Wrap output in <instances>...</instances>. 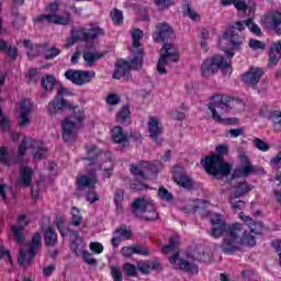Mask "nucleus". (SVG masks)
<instances>
[{
	"instance_id": "f257e3e1",
	"label": "nucleus",
	"mask_w": 281,
	"mask_h": 281,
	"mask_svg": "<svg viewBox=\"0 0 281 281\" xmlns=\"http://www.w3.org/2000/svg\"><path fill=\"white\" fill-rule=\"evenodd\" d=\"M216 153L217 155L214 154L202 158L201 166H203L207 175H212L213 177H218V175L227 177L228 175H232V165L225 162V158L223 157V155H227L228 153L227 145H218L216 147Z\"/></svg>"
},
{
	"instance_id": "f03ea898",
	"label": "nucleus",
	"mask_w": 281,
	"mask_h": 281,
	"mask_svg": "<svg viewBox=\"0 0 281 281\" xmlns=\"http://www.w3.org/2000/svg\"><path fill=\"white\" fill-rule=\"evenodd\" d=\"M210 100L212 102L207 104V109L211 110L214 122L228 125L240 123L238 117L223 119V115H227L232 111L234 99L223 94H214L210 97Z\"/></svg>"
},
{
	"instance_id": "7ed1b4c3",
	"label": "nucleus",
	"mask_w": 281,
	"mask_h": 281,
	"mask_svg": "<svg viewBox=\"0 0 281 281\" xmlns=\"http://www.w3.org/2000/svg\"><path fill=\"white\" fill-rule=\"evenodd\" d=\"M161 254H173V256L169 258V262H171V265H177L178 260V269L181 271H187V273H191V276L199 273L198 265L191 263L186 259H179V239H177V237L170 238L169 245L161 248Z\"/></svg>"
},
{
	"instance_id": "20e7f679",
	"label": "nucleus",
	"mask_w": 281,
	"mask_h": 281,
	"mask_svg": "<svg viewBox=\"0 0 281 281\" xmlns=\"http://www.w3.org/2000/svg\"><path fill=\"white\" fill-rule=\"evenodd\" d=\"M132 59L130 61L124 59H119L115 63V70L112 75L114 80H122V78L126 81L131 80V69H142L144 65V59H142V50H135L134 55H132Z\"/></svg>"
},
{
	"instance_id": "39448f33",
	"label": "nucleus",
	"mask_w": 281,
	"mask_h": 281,
	"mask_svg": "<svg viewBox=\"0 0 281 281\" xmlns=\"http://www.w3.org/2000/svg\"><path fill=\"white\" fill-rule=\"evenodd\" d=\"M132 214L142 221H158L159 213L151 199L137 198L132 202Z\"/></svg>"
},
{
	"instance_id": "423d86ee",
	"label": "nucleus",
	"mask_w": 281,
	"mask_h": 281,
	"mask_svg": "<svg viewBox=\"0 0 281 281\" xmlns=\"http://www.w3.org/2000/svg\"><path fill=\"white\" fill-rule=\"evenodd\" d=\"M41 247H43V236H41V233H34L31 241L20 248L18 258L19 265L24 269H27V267L34 262V258H36V254H38Z\"/></svg>"
},
{
	"instance_id": "0eeeda50",
	"label": "nucleus",
	"mask_w": 281,
	"mask_h": 281,
	"mask_svg": "<svg viewBox=\"0 0 281 281\" xmlns=\"http://www.w3.org/2000/svg\"><path fill=\"white\" fill-rule=\"evenodd\" d=\"M27 148L36 150L34 155L35 161H41V159H45V157H47V147H45L43 143L32 138H24L19 146V156L14 159L13 164H27V160H23Z\"/></svg>"
},
{
	"instance_id": "6e6552de",
	"label": "nucleus",
	"mask_w": 281,
	"mask_h": 281,
	"mask_svg": "<svg viewBox=\"0 0 281 281\" xmlns=\"http://www.w3.org/2000/svg\"><path fill=\"white\" fill-rule=\"evenodd\" d=\"M240 236H243V225L226 234L221 244L223 254L234 256L236 251H240V245H243V238Z\"/></svg>"
},
{
	"instance_id": "1a4fd4ad",
	"label": "nucleus",
	"mask_w": 281,
	"mask_h": 281,
	"mask_svg": "<svg viewBox=\"0 0 281 281\" xmlns=\"http://www.w3.org/2000/svg\"><path fill=\"white\" fill-rule=\"evenodd\" d=\"M218 69H228L229 74H232L231 61L225 60V57L221 55H214L213 57L206 58L201 66L202 76H204V78L214 76Z\"/></svg>"
},
{
	"instance_id": "9d476101",
	"label": "nucleus",
	"mask_w": 281,
	"mask_h": 281,
	"mask_svg": "<svg viewBox=\"0 0 281 281\" xmlns=\"http://www.w3.org/2000/svg\"><path fill=\"white\" fill-rule=\"evenodd\" d=\"M65 95H69V90L64 86H60L57 90L56 97L48 103L47 111L50 117L65 113L67 109H71V102L65 99Z\"/></svg>"
},
{
	"instance_id": "9b49d317",
	"label": "nucleus",
	"mask_w": 281,
	"mask_h": 281,
	"mask_svg": "<svg viewBox=\"0 0 281 281\" xmlns=\"http://www.w3.org/2000/svg\"><path fill=\"white\" fill-rule=\"evenodd\" d=\"M211 225L212 227L210 236H212V238H225L229 232H234L237 227L240 226L239 223L227 224L221 214H215L211 218Z\"/></svg>"
},
{
	"instance_id": "f8f14e48",
	"label": "nucleus",
	"mask_w": 281,
	"mask_h": 281,
	"mask_svg": "<svg viewBox=\"0 0 281 281\" xmlns=\"http://www.w3.org/2000/svg\"><path fill=\"white\" fill-rule=\"evenodd\" d=\"M70 249L76 254V256H82L83 261L90 267H98V260L91 257L89 251H85V240L80 237L78 231H72L70 236Z\"/></svg>"
},
{
	"instance_id": "ddd939ff",
	"label": "nucleus",
	"mask_w": 281,
	"mask_h": 281,
	"mask_svg": "<svg viewBox=\"0 0 281 281\" xmlns=\"http://www.w3.org/2000/svg\"><path fill=\"white\" fill-rule=\"evenodd\" d=\"M87 157L82 158L83 160L91 161L88 168H92L94 170H102V161L109 164L111 161V151H102V149L98 148V146L92 145L87 148Z\"/></svg>"
},
{
	"instance_id": "4468645a",
	"label": "nucleus",
	"mask_w": 281,
	"mask_h": 281,
	"mask_svg": "<svg viewBox=\"0 0 281 281\" xmlns=\"http://www.w3.org/2000/svg\"><path fill=\"white\" fill-rule=\"evenodd\" d=\"M243 32H245V20L236 21L227 27L226 32L223 34V38L225 41L228 38L234 49H238V47L243 45V41H245Z\"/></svg>"
},
{
	"instance_id": "2eb2a0df",
	"label": "nucleus",
	"mask_w": 281,
	"mask_h": 281,
	"mask_svg": "<svg viewBox=\"0 0 281 281\" xmlns=\"http://www.w3.org/2000/svg\"><path fill=\"white\" fill-rule=\"evenodd\" d=\"M161 50L165 52V54L160 55L156 69L160 76H166L168 74V70H166L168 58H171L172 63H179V53L177 52V48H175V45L170 43H165Z\"/></svg>"
},
{
	"instance_id": "dca6fc26",
	"label": "nucleus",
	"mask_w": 281,
	"mask_h": 281,
	"mask_svg": "<svg viewBox=\"0 0 281 281\" xmlns=\"http://www.w3.org/2000/svg\"><path fill=\"white\" fill-rule=\"evenodd\" d=\"M64 76L66 80H69L72 82V85L82 87V85H87L88 82H91L93 78H95V71L68 69Z\"/></svg>"
},
{
	"instance_id": "f3484780",
	"label": "nucleus",
	"mask_w": 281,
	"mask_h": 281,
	"mask_svg": "<svg viewBox=\"0 0 281 281\" xmlns=\"http://www.w3.org/2000/svg\"><path fill=\"white\" fill-rule=\"evenodd\" d=\"M240 161L241 166L236 168L233 171L232 179L228 181V183H232V180L243 177L244 179H247L250 175L258 173V167L254 166L251 161H249V157L247 155H240Z\"/></svg>"
},
{
	"instance_id": "a211bd4d",
	"label": "nucleus",
	"mask_w": 281,
	"mask_h": 281,
	"mask_svg": "<svg viewBox=\"0 0 281 281\" xmlns=\"http://www.w3.org/2000/svg\"><path fill=\"white\" fill-rule=\"evenodd\" d=\"M187 256L188 258H191V260H196L198 262H214L212 249L204 246H192Z\"/></svg>"
},
{
	"instance_id": "6ab92c4d",
	"label": "nucleus",
	"mask_w": 281,
	"mask_h": 281,
	"mask_svg": "<svg viewBox=\"0 0 281 281\" xmlns=\"http://www.w3.org/2000/svg\"><path fill=\"white\" fill-rule=\"evenodd\" d=\"M155 43H166L175 38V29L168 22L157 23L153 33Z\"/></svg>"
},
{
	"instance_id": "aec40b11",
	"label": "nucleus",
	"mask_w": 281,
	"mask_h": 281,
	"mask_svg": "<svg viewBox=\"0 0 281 281\" xmlns=\"http://www.w3.org/2000/svg\"><path fill=\"white\" fill-rule=\"evenodd\" d=\"M79 36L88 49H93V42L99 36H104V30L100 27H93L90 30L82 29L79 31Z\"/></svg>"
},
{
	"instance_id": "412c9836",
	"label": "nucleus",
	"mask_w": 281,
	"mask_h": 281,
	"mask_svg": "<svg viewBox=\"0 0 281 281\" xmlns=\"http://www.w3.org/2000/svg\"><path fill=\"white\" fill-rule=\"evenodd\" d=\"M148 131H149V136L154 142L160 146V144L164 142L161 138V134L164 133V127L159 124V120L155 116L149 117L148 122Z\"/></svg>"
},
{
	"instance_id": "4be33fe9",
	"label": "nucleus",
	"mask_w": 281,
	"mask_h": 281,
	"mask_svg": "<svg viewBox=\"0 0 281 281\" xmlns=\"http://www.w3.org/2000/svg\"><path fill=\"white\" fill-rule=\"evenodd\" d=\"M33 109L34 104L29 99H24L20 103V126H30V115H32Z\"/></svg>"
},
{
	"instance_id": "5701e85b",
	"label": "nucleus",
	"mask_w": 281,
	"mask_h": 281,
	"mask_svg": "<svg viewBox=\"0 0 281 281\" xmlns=\"http://www.w3.org/2000/svg\"><path fill=\"white\" fill-rule=\"evenodd\" d=\"M78 123H75L69 117H66L61 123L63 128V139L64 142H74L76 139V128H78Z\"/></svg>"
},
{
	"instance_id": "b1692460",
	"label": "nucleus",
	"mask_w": 281,
	"mask_h": 281,
	"mask_svg": "<svg viewBox=\"0 0 281 281\" xmlns=\"http://www.w3.org/2000/svg\"><path fill=\"white\" fill-rule=\"evenodd\" d=\"M95 170L91 167H88L89 176H80L77 178V189L85 190L86 188H91V186H95L98 183V178L95 177Z\"/></svg>"
},
{
	"instance_id": "393cba45",
	"label": "nucleus",
	"mask_w": 281,
	"mask_h": 281,
	"mask_svg": "<svg viewBox=\"0 0 281 281\" xmlns=\"http://www.w3.org/2000/svg\"><path fill=\"white\" fill-rule=\"evenodd\" d=\"M42 21H47L48 23H54L57 25H69L71 21V14L67 13V16L58 15V14H42L37 16L36 22L41 23Z\"/></svg>"
},
{
	"instance_id": "a878e982",
	"label": "nucleus",
	"mask_w": 281,
	"mask_h": 281,
	"mask_svg": "<svg viewBox=\"0 0 281 281\" xmlns=\"http://www.w3.org/2000/svg\"><path fill=\"white\" fill-rule=\"evenodd\" d=\"M173 170V181H176L178 186H181V188H184L186 190H192L194 187V181H192V179H190L186 172L181 171L179 166H176Z\"/></svg>"
},
{
	"instance_id": "bb28decb",
	"label": "nucleus",
	"mask_w": 281,
	"mask_h": 281,
	"mask_svg": "<svg viewBox=\"0 0 281 281\" xmlns=\"http://www.w3.org/2000/svg\"><path fill=\"white\" fill-rule=\"evenodd\" d=\"M262 69L260 68H250L249 71L244 75L243 81L247 87L256 89L258 82H260V79L262 78Z\"/></svg>"
},
{
	"instance_id": "cd10ccee",
	"label": "nucleus",
	"mask_w": 281,
	"mask_h": 281,
	"mask_svg": "<svg viewBox=\"0 0 281 281\" xmlns=\"http://www.w3.org/2000/svg\"><path fill=\"white\" fill-rule=\"evenodd\" d=\"M233 190H235L229 195V201H234V199H240V196H245V194H249L254 190V186L247 182H236L233 184Z\"/></svg>"
},
{
	"instance_id": "c85d7f7f",
	"label": "nucleus",
	"mask_w": 281,
	"mask_h": 281,
	"mask_svg": "<svg viewBox=\"0 0 281 281\" xmlns=\"http://www.w3.org/2000/svg\"><path fill=\"white\" fill-rule=\"evenodd\" d=\"M34 177V169L27 166H20V181L24 188L32 186V179Z\"/></svg>"
},
{
	"instance_id": "c756f323",
	"label": "nucleus",
	"mask_w": 281,
	"mask_h": 281,
	"mask_svg": "<svg viewBox=\"0 0 281 281\" xmlns=\"http://www.w3.org/2000/svg\"><path fill=\"white\" fill-rule=\"evenodd\" d=\"M132 38H133V47H134V49L132 50V56H135V52L138 50L140 52L142 59H144V49L142 48V43H139V41L144 38V31H142L140 29L135 30L132 33Z\"/></svg>"
},
{
	"instance_id": "7c9ffc66",
	"label": "nucleus",
	"mask_w": 281,
	"mask_h": 281,
	"mask_svg": "<svg viewBox=\"0 0 281 281\" xmlns=\"http://www.w3.org/2000/svg\"><path fill=\"white\" fill-rule=\"evenodd\" d=\"M70 111V116L68 120H71L77 125L81 126L85 121V110H81L78 105L71 103V108H67Z\"/></svg>"
},
{
	"instance_id": "2f4dec72",
	"label": "nucleus",
	"mask_w": 281,
	"mask_h": 281,
	"mask_svg": "<svg viewBox=\"0 0 281 281\" xmlns=\"http://www.w3.org/2000/svg\"><path fill=\"white\" fill-rule=\"evenodd\" d=\"M236 10L238 12H247L248 10V16H251L256 13V2L254 0H249L248 2L239 0L236 2Z\"/></svg>"
},
{
	"instance_id": "473e14b6",
	"label": "nucleus",
	"mask_w": 281,
	"mask_h": 281,
	"mask_svg": "<svg viewBox=\"0 0 281 281\" xmlns=\"http://www.w3.org/2000/svg\"><path fill=\"white\" fill-rule=\"evenodd\" d=\"M44 243L48 247H54L58 243V235L56 234V228L48 226L44 231Z\"/></svg>"
},
{
	"instance_id": "72a5a7b5",
	"label": "nucleus",
	"mask_w": 281,
	"mask_h": 281,
	"mask_svg": "<svg viewBox=\"0 0 281 281\" xmlns=\"http://www.w3.org/2000/svg\"><path fill=\"white\" fill-rule=\"evenodd\" d=\"M45 60H54L56 56L60 55V48L49 47L48 43L41 44Z\"/></svg>"
},
{
	"instance_id": "f704fd0d",
	"label": "nucleus",
	"mask_w": 281,
	"mask_h": 281,
	"mask_svg": "<svg viewBox=\"0 0 281 281\" xmlns=\"http://www.w3.org/2000/svg\"><path fill=\"white\" fill-rule=\"evenodd\" d=\"M182 14L183 16H188L189 19H191V21L201 20V15H199V13H196L195 10L192 9L190 0H184V2L182 3Z\"/></svg>"
},
{
	"instance_id": "c9c22d12",
	"label": "nucleus",
	"mask_w": 281,
	"mask_h": 281,
	"mask_svg": "<svg viewBox=\"0 0 281 281\" xmlns=\"http://www.w3.org/2000/svg\"><path fill=\"white\" fill-rule=\"evenodd\" d=\"M113 140L115 144H123L126 146L128 144V137L124 134L122 126H115L112 134Z\"/></svg>"
},
{
	"instance_id": "e433bc0d",
	"label": "nucleus",
	"mask_w": 281,
	"mask_h": 281,
	"mask_svg": "<svg viewBox=\"0 0 281 281\" xmlns=\"http://www.w3.org/2000/svg\"><path fill=\"white\" fill-rule=\"evenodd\" d=\"M268 19H270L271 23H272V27L276 32V34H281V13L279 11H276L269 15H267L265 19H263V22H266Z\"/></svg>"
},
{
	"instance_id": "4c0bfd02",
	"label": "nucleus",
	"mask_w": 281,
	"mask_h": 281,
	"mask_svg": "<svg viewBox=\"0 0 281 281\" xmlns=\"http://www.w3.org/2000/svg\"><path fill=\"white\" fill-rule=\"evenodd\" d=\"M140 167L145 169V172H149L151 177H156L161 168V162H149L143 160L140 161Z\"/></svg>"
},
{
	"instance_id": "58836bf2",
	"label": "nucleus",
	"mask_w": 281,
	"mask_h": 281,
	"mask_svg": "<svg viewBox=\"0 0 281 281\" xmlns=\"http://www.w3.org/2000/svg\"><path fill=\"white\" fill-rule=\"evenodd\" d=\"M12 236L15 238L18 245H23L25 243V228L23 225L11 227Z\"/></svg>"
},
{
	"instance_id": "ea45409f",
	"label": "nucleus",
	"mask_w": 281,
	"mask_h": 281,
	"mask_svg": "<svg viewBox=\"0 0 281 281\" xmlns=\"http://www.w3.org/2000/svg\"><path fill=\"white\" fill-rule=\"evenodd\" d=\"M130 171L134 177H137V179H142L143 181L149 179L148 175H146V169L142 167L140 162L138 164V166L131 165Z\"/></svg>"
},
{
	"instance_id": "a19ab883",
	"label": "nucleus",
	"mask_w": 281,
	"mask_h": 281,
	"mask_svg": "<svg viewBox=\"0 0 281 281\" xmlns=\"http://www.w3.org/2000/svg\"><path fill=\"white\" fill-rule=\"evenodd\" d=\"M241 245H246V247H256V237L251 235V233H248L241 226Z\"/></svg>"
},
{
	"instance_id": "79ce46f5",
	"label": "nucleus",
	"mask_w": 281,
	"mask_h": 281,
	"mask_svg": "<svg viewBox=\"0 0 281 281\" xmlns=\"http://www.w3.org/2000/svg\"><path fill=\"white\" fill-rule=\"evenodd\" d=\"M244 25L245 27H248V30L255 34V36H262V30L260 26H258V24H256V22H254V18L244 20Z\"/></svg>"
},
{
	"instance_id": "37998d69",
	"label": "nucleus",
	"mask_w": 281,
	"mask_h": 281,
	"mask_svg": "<svg viewBox=\"0 0 281 281\" xmlns=\"http://www.w3.org/2000/svg\"><path fill=\"white\" fill-rule=\"evenodd\" d=\"M103 56L104 54L86 52L83 53V60L87 61L88 67H93L95 65V60H100Z\"/></svg>"
},
{
	"instance_id": "c03bdc74",
	"label": "nucleus",
	"mask_w": 281,
	"mask_h": 281,
	"mask_svg": "<svg viewBox=\"0 0 281 281\" xmlns=\"http://www.w3.org/2000/svg\"><path fill=\"white\" fill-rule=\"evenodd\" d=\"M116 120L117 122H122V124H124V122H128V124H131V109H128V105L122 106L121 111H119L116 115Z\"/></svg>"
},
{
	"instance_id": "a18cd8bd",
	"label": "nucleus",
	"mask_w": 281,
	"mask_h": 281,
	"mask_svg": "<svg viewBox=\"0 0 281 281\" xmlns=\"http://www.w3.org/2000/svg\"><path fill=\"white\" fill-rule=\"evenodd\" d=\"M268 119H270L271 122H273L276 131H281V111L280 110L270 111L268 114Z\"/></svg>"
},
{
	"instance_id": "49530a36",
	"label": "nucleus",
	"mask_w": 281,
	"mask_h": 281,
	"mask_svg": "<svg viewBox=\"0 0 281 281\" xmlns=\"http://www.w3.org/2000/svg\"><path fill=\"white\" fill-rule=\"evenodd\" d=\"M56 82L54 75H47L45 79H42V87L45 91H53Z\"/></svg>"
},
{
	"instance_id": "de8ad7c7",
	"label": "nucleus",
	"mask_w": 281,
	"mask_h": 281,
	"mask_svg": "<svg viewBox=\"0 0 281 281\" xmlns=\"http://www.w3.org/2000/svg\"><path fill=\"white\" fill-rule=\"evenodd\" d=\"M110 16L114 25H122L124 23V13L120 9H113V11L110 13Z\"/></svg>"
},
{
	"instance_id": "09e8293b",
	"label": "nucleus",
	"mask_w": 281,
	"mask_h": 281,
	"mask_svg": "<svg viewBox=\"0 0 281 281\" xmlns=\"http://www.w3.org/2000/svg\"><path fill=\"white\" fill-rule=\"evenodd\" d=\"M71 216L72 221L70 222V225H74L75 227H80V225H82V215H80V210L72 207Z\"/></svg>"
},
{
	"instance_id": "8fccbe9b",
	"label": "nucleus",
	"mask_w": 281,
	"mask_h": 281,
	"mask_svg": "<svg viewBox=\"0 0 281 281\" xmlns=\"http://www.w3.org/2000/svg\"><path fill=\"white\" fill-rule=\"evenodd\" d=\"M136 269L140 271L144 276H148L150 273L151 268H150V260H145V261H138L136 265Z\"/></svg>"
},
{
	"instance_id": "3c124183",
	"label": "nucleus",
	"mask_w": 281,
	"mask_h": 281,
	"mask_svg": "<svg viewBox=\"0 0 281 281\" xmlns=\"http://www.w3.org/2000/svg\"><path fill=\"white\" fill-rule=\"evenodd\" d=\"M123 271H125L126 276L130 278H137V266L133 263H124Z\"/></svg>"
},
{
	"instance_id": "603ef678",
	"label": "nucleus",
	"mask_w": 281,
	"mask_h": 281,
	"mask_svg": "<svg viewBox=\"0 0 281 281\" xmlns=\"http://www.w3.org/2000/svg\"><path fill=\"white\" fill-rule=\"evenodd\" d=\"M158 196L162 201H167V202H170V201L175 200V196L172 195V193L168 192V190L164 187H160L158 189Z\"/></svg>"
},
{
	"instance_id": "864d4df0",
	"label": "nucleus",
	"mask_w": 281,
	"mask_h": 281,
	"mask_svg": "<svg viewBox=\"0 0 281 281\" xmlns=\"http://www.w3.org/2000/svg\"><path fill=\"white\" fill-rule=\"evenodd\" d=\"M122 201H124V190L117 189L114 192V203L116 205V210H122Z\"/></svg>"
},
{
	"instance_id": "5fc2aeb1",
	"label": "nucleus",
	"mask_w": 281,
	"mask_h": 281,
	"mask_svg": "<svg viewBox=\"0 0 281 281\" xmlns=\"http://www.w3.org/2000/svg\"><path fill=\"white\" fill-rule=\"evenodd\" d=\"M252 144H254L255 148H257L261 153H267V150H269V144H267L265 140H262L260 138H255L252 140Z\"/></svg>"
},
{
	"instance_id": "6e6d98bb",
	"label": "nucleus",
	"mask_w": 281,
	"mask_h": 281,
	"mask_svg": "<svg viewBox=\"0 0 281 281\" xmlns=\"http://www.w3.org/2000/svg\"><path fill=\"white\" fill-rule=\"evenodd\" d=\"M57 229L60 233V235L63 236V238H65V236H67L68 234H70L71 237V233L74 231L69 229V228H65V222L63 221V218L57 220Z\"/></svg>"
},
{
	"instance_id": "4d7b16f0",
	"label": "nucleus",
	"mask_w": 281,
	"mask_h": 281,
	"mask_svg": "<svg viewBox=\"0 0 281 281\" xmlns=\"http://www.w3.org/2000/svg\"><path fill=\"white\" fill-rule=\"evenodd\" d=\"M250 227V234H255V236H260L265 229V226H262V223L255 222L254 224H249Z\"/></svg>"
},
{
	"instance_id": "13d9d810",
	"label": "nucleus",
	"mask_w": 281,
	"mask_h": 281,
	"mask_svg": "<svg viewBox=\"0 0 281 281\" xmlns=\"http://www.w3.org/2000/svg\"><path fill=\"white\" fill-rule=\"evenodd\" d=\"M115 234H120L122 238H125V240H131L133 238V233L128 231L126 226H121L120 228H116Z\"/></svg>"
},
{
	"instance_id": "bf43d9fd",
	"label": "nucleus",
	"mask_w": 281,
	"mask_h": 281,
	"mask_svg": "<svg viewBox=\"0 0 281 281\" xmlns=\"http://www.w3.org/2000/svg\"><path fill=\"white\" fill-rule=\"evenodd\" d=\"M159 10H168L170 5H175V0H153Z\"/></svg>"
},
{
	"instance_id": "052dcab7",
	"label": "nucleus",
	"mask_w": 281,
	"mask_h": 281,
	"mask_svg": "<svg viewBox=\"0 0 281 281\" xmlns=\"http://www.w3.org/2000/svg\"><path fill=\"white\" fill-rule=\"evenodd\" d=\"M248 46L250 47V49H255V50L267 48V44H265L263 42H260L256 38L249 40Z\"/></svg>"
},
{
	"instance_id": "680f3d73",
	"label": "nucleus",
	"mask_w": 281,
	"mask_h": 281,
	"mask_svg": "<svg viewBox=\"0 0 281 281\" xmlns=\"http://www.w3.org/2000/svg\"><path fill=\"white\" fill-rule=\"evenodd\" d=\"M0 260H8L12 265V255L4 246H0Z\"/></svg>"
},
{
	"instance_id": "e2e57ef3",
	"label": "nucleus",
	"mask_w": 281,
	"mask_h": 281,
	"mask_svg": "<svg viewBox=\"0 0 281 281\" xmlns=\"http://www.w3.org/2000/svg\"><path fill=\"white\" fill-rule=\"evenodd\" d=\"M0 164L10 167V159L8 158V149L0 147Z\"/></svg>"
},
{
	"instance_id": "0e129e2a",
	"label": "nucleus",
	"mask_w": 281,
	"mask_h": 281,
	"mask_svg": "<svg viewBox=\"0 0 281 281\" xmlns=\"http://www.w3.org/2000/svg\"><path fill=\"white\" fill-rule=\"evenodd\" d=\"M26 76L30 82H37L41 80V75H38V71L34 68H31Z\"/></svg>"
},
{
	"instance_id": "69168bd1",
	"label": "nucleus",
	"mask_w": 281,
	"mask_h": 281,
	"mask_svg": "<svg viewBox=\"0 0 281 281\" xmlns=\"http://www.w3.org/2000/svg\"><path fill=\"white\" fill-rule=\"evenodd\" d=\"M133 251L138 256H150V251H148V248L142 245H135Z\"/></svg>"
},
{
	"instance_id": "338daca9",
	"label": "nucleus",
	"mask_w": 281,
	"mask_h": 281,
	"mask_svg": "<svg viewBox=\"0 0 281 281\" xmlns=\"http://www.w3.org/2000/svg\"><path fill=\"white\" fill-rule=\"evenodd\" d=\"M111 274L114 281H122L123 277H122V270H120V268L116 267H112L111 268Z\"/></svg>"
},
{
	"instance_id": "774afa93",
	"label": "nucleus",
	"mask_w": 281,
	"mask_h": 281,
	"mask_svg": "<svg viewBox=\"0 0 281 281\" xmlns=\"http://www.w3.org/2000/svg\"><path fill=\"white\" fill-rule=\"evenodd\" d=\"M271 164L276 170H280L281 168V150L277 154L276 157L271 159Z\"/></svg>"
}]
</instances>
